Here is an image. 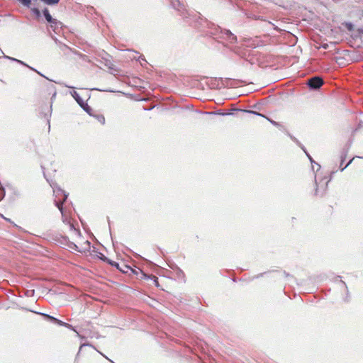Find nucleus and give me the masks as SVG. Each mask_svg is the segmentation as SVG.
I'll use <instances>...</instances> for the list:
<instances>
[{"label":"nucleus","instance_id":"20e7f679","mask_svg":"<svg viewBox=\"0 0 363 363\" xmlns=\"http://www.w3.org/2000/svg\"><path fill=\"white\" fill-rule=\"evenodd\" d=\"M307 84L313 89H318L323 84V80L319 77H314L308 79Z\"/></svg>","mask_w":363,"mask_h":363},{"label":"nucleus","instance_id":"9d476101","mask_svg":"<svg viewBox=\"0 0 363 363\" xmlns=\"http://www.w3.org/2000/svg\"><path fill=\"white\" fill-rule=\"evenodd\" d=\"M39 314H40L43 316H45V318H48L49 320H50L52 321L55 322V320H57V318H55V317L51 316V315H50L48 314L43 313H39Z\"/></svg>","mask_w":363,"mask_h":363},{"label":"nucleus","instance_id":"423d86ee","mask_svg":"<svg viewBox=\"0 0 363 363\" xmlns=\"http://www.w3.org/2000/svg\"><path fill=\"white\" fill-rule=\"evenodd\" d=\"M43 15L48 22L50 23V27H52L53 24H57L58 21L57 19L52 18V16L49 13V11L47 9L43 10Z\"/></svg>","mask_w":363,"mask_h":363},{"label":"nucleus","instance_id":"b1692460","mask_svg":"<svg viewBox=\"0 0 363 363\" xmlns=\"http://www.w3.org/2000/svg\"><path fill=\"white\" fill-rule=\"evenodd\" d=\"M67 324H68V323H65V322H64V323H63V325H62V326H65V327H66V328H67Z\"/></svg>","mask_w":363,"mask_h":363},{"label":"nucleus","instance_id":"412c9836","mask_svg":"<svg viewBox=\"0 0 363 363\" xmlns=\"http://www.w3.org/2000/svg\"><path fill=\"white\" fill-rule=\"evenodd\" d=\"M89 345H89V344H84H84H82V345H81V346H80V350H81L83 347H84V346H89Z\"/></svg>","mask_w":363,"mask_h":363},{"label":"nucleus","instance_id":"a878e982","mask_svg":"<svg viewBox=\"0 0 363 363\" xmlns=\"http://www.w3.org/2000/svg\"><path fill=\"white\" fill-rule=\"evenodd\" d=\"M180 6H181V7H184V5H181V4H180V6H179V8Z\"/></svg>","mask_w":363,"mask_h":363},{"label":"nucleus","instance_id":"f03ea898","mask_svg":"<svg viewBox=\"0 0 363 363\" xmlns=\"http://www.w3.org/2000/svg\"><path fill=\"white\" fill-rule=\"evenodd\" d=\"M271 105L272 104L269 101L264 99L255 105V108L257 110V111L248 110H244L243 111L262 116L267 119L269 122L272 123V120L267 116V114L269 113L271 111Z\"/></svg>","mask_w":363,"mask_h":363},{"label":"nucleus","instance_id":"393cba45","mask_svg":"<svg viewBox=\"0 0 363 363\" xmlns=\"http://www.w3.org/2000/svg\"><path fill=\"white\" fill-rule=\"evenodd\" d=\"M273 124H274V125H277V123L275 121L273 122Z\"/></svg>","mask_w":363,"mask_h":363},{"label":"nucleus","instance_id":"7ed1b4c3","mask_svg":"<svg viewBox=\"0 0 363 363\" xmlns=\"http://www.w3.org/2000/svg\"><path fill=\"white\" fill-rule=\"evenodd\" d=\"M329 180L327 178L321 179L318 183L315 180V188L314 189V196H323L328 188V184Z\"/></svg>","mask_w":363,"mask_h":363},{"label":"nucleus","instance_id":"1a4fd4ad","mask_svg":"<svg viewBox=\"0 0 363 363\" xmlns=\"http://www.w3.org/2000/svg\"><path fill=\"white\" fill-rule=\"evenodd\" d=\"M18 1L26 7H29L31 4V0H18Z\"/></svg>","mask_w":363,"mask_h":363},{"label":"nucleus","instance_id":"a211bd4d","mask_svg":"<svg viewBox=\"0 0 363 363\" xmlns=\"http://www.w3.org/2000/svg\"><path fill=\"white\" fill-rule=\"evenodd\" d=\"M55 323H57L58 325L62 326L64 322L60 320L57 319V320H55Z\"/></svg>","mask_w":363,"mask_h":363},{"label":"nucleus","instance_id":"39448f33","mask_svg":"<svg viewBox=\"0 0 363 363\" xmlns=\"http://www.w3.org/2000/svg\"><path fill=\"white\" fill-rule=\"evenodd\" d=\"M223 38L225 39L229 43H235L237 41V37L230 30H225L223 33Z\"/></svg>","mask_w":363,"mask_h":363},{"label":"nucleus","instance_id":"f3484780","mask_svg":"<svg viewBox=\"0 0 363 363\" xmlns=\"http://www.w3.org/2000/svg\"><path fill=\"white\" fill-rule=\"evenodd\" d=\"M67 328H69V329H71V330H74V332H76V333H77V335H78L79 337H81V336L79 335V333H77V332L74 329V328H73L71 325H69V323L67 324Z\"/></svg>","mask_w":363,"mask_h":363},{"label":"nucleus","instance_id":"aec40b11","mask_svg":"<svg viewBox=\"0 0 363 363\" xmlns=\"http://www.w3.org/2000/svg\"><path fill=\"white\" fill-rule=\"evenodd\" d=\"M102 123H104L105 122V118L104 117H101L100 120H99Z\"/></svg>","mask_w":363,"mask_h":363},{"label":"nucleus","instance_id":"6e6552de","mask_svg":"<svg viewBox=\"0 0 363 363\" xmlns=\"http://www.w3.org/2000/svg\"><path fill=\"white\" fill-rule=\"evenodd\" d=\"M4 57L5 58H6V59L10 60L15 61V62H18V63H19V64L23 65H25V66H27V67H29L30 69H31L34 70V69H33V68H32V67H29L28 65H27L26 64H25V63H24L23 62H22L21 60H17V59L13 58V57H9V56H7V55H4ZM35 72H37L35 69Z\"/></svg>","mask_w":363,"mask_h":363},{"label":"nucleus","instance_id":"9b49d317","mask_svg":"<svg viewBox=\"0 0 363 363\" xmlns=\"http://www.w3.org/2000/svg\"><path fill=\"white\" fill-rule=\"evenodd\" d=\"M46 4L52 5L57 4L60 0H43Z\"/></svg>","mask_w":363,"mask_h":363},{"label":"nucleus","instance_id":"dca6fc26","mask_svg":"<svg viewBox=\"0 0 363 363\" xmlns=\"http://www.w3.org/2000/svg\"><path fill=\"white\" fill-rule=\"evenodd\" d=\"M206 114H220V115H223V116H225V115H228L229 113H216V112H206Z\"/></svg>","mask_w":363,"mask_h":363},{"label":"nucleus","instance_id":"2eb2a0df","mask_svg":"<svg viewBox=\"0 0 363 363\" xmlns=\"http://www.w3.org/2000/svg\"><path fill=\"white\" fill-rule=\"evenodd\" d=\"M52 25H53V26H52V27H51V28L53 29V30H54L55 32H56V29H57V28L60 27V26L61 25V23L58 21V23H57V24H53V23H52Z\"/></svg>","mask_w":363,"mask_h":363},{"label":"nucleus","instance_id":"f257e3e1","mask_svg":"<svg viewBox=\"0 0 363 363\" xmlns=\"http://www.w3.org/2000/svg\"><path fill=\"white\" fill-rule=\"evenodd\" d=\"M52 187L53 189L54 196H55V206L59 208V210L61 212L63 222H65V223L67 222V223H69V227L70 230H73L76 233L79 234V232L77 229L74 228L73 224L70 223V222L66 218L65 211L62 208L63 202L66 201V199L67 198V195L61 189L57 188L54 186H52Z\"/></svg>","mask_w":363,"mask_h":363},{"label":"nucleus","instance_id":"0eeeda50","mask_svg":"<svg viewBox=\"0 0 363 363\" xmlns=\"http://www.w3.org/2000/svg\"><path fill=\"white\" fill-rule=\"evenodd\" d=\"M71 95L73 96V98L76 100V101L78 103L79 106H82V104H84V101L76 91H72Z\"/></svg>","mask_w":363,"mask_h":363},{"label":"nucleus","instance_id":"f8f14e48","mask_svg":"<svg viewBox=\"0 0 363 363\" xmlns=\"http://www.w3.org/2000/svg\"><path fill=\"white\" fill-rule=\"evenodd\" d=\"M80 106L88 113H89L90 111L91 110V108L88 106V104H86L85 102H84V104H82V106Z\"/></svg>","mask_w":363,"mask_h":363},{"label":"nucleus","instance_id":"4be33fe9","mask_svg":"<svg viewBox=\"0 0 363 363\" xmlns=\"http://www.w3.org/2000/svg\"><path fill=\"white\" fill-rule=\"evenodd\" d=\"M347 28L351 30L352 29V26L351 24L347 25Z\"/></svg>","mask_w":363,"mask_h":363},{"label":"nucleus","instance_id":"5701e85b","mask_svg":"<svg viewBox=\"0 0 363 363\" xmlns=\"http://www.w3.org/2000/svg\"><path fill=\"white\" fill-rule=\"evenodd\" d=\"M332 208H333V206H329V211H330V214H332Z\"/></svg>","mask_w":363,"mask_h":363},{"label":"nucleus","instance_id":"6ab92c4d","mask_svg":"<svg viewBox=\"0 0 363 363\" xmlns=\"http://www.w3.org/2000/svg\"><path fill=\"white\" fill-rule=\"evenodd\" d=\"M32 11H33V13H35L37 15L40 14V11H39V10L38 9H33Z\"/></svg>","mask_w":363,"mask_h":363},{"label":"nucleus","instance_id":"4468645a","mask_svg":"<svg viewBox=\"0 0 363 363\" xmlns=\"http://www.w3.org/2000/svg\"><path fill=\"white\" fill-rule=\"evenodd\" d=\"M151 279L153 280L156 286H159V284H158V280H157V277H156L155 276H151Z\"/></svg>","mask_w":363,"mask_h":363},{"label":"nucleus","instance_id":"ddd939ff","mask_svg":"<svg viewBox=\"0 0 363 363\" xmlns=\"http://www.w3.org/2000/svg\"><path fill=\"white\" fill-rule=\"evenodd\" d=\"M172 5L175 9L180 11V8H179V6H180V3L177 0L172 1Z\"/></svg>","mask_w":363,"mask_h":363},{"label":"nucleus","instance_id":"bb28decb","mask_svg":"<svg viewBox=\"0 0 363 363\" xmlns=\"http://www.w3.org/2000/svg\"><path fill=\"white\" fill-rule=\"evenodd\" d=\"M362 35L363 36V30L362 31Z\"/></svg>","mask_w":363,"mask_h":363}]
</instances>
